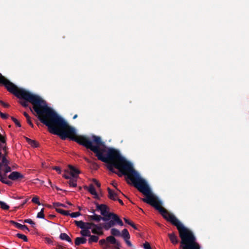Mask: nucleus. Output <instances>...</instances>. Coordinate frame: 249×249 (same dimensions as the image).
I'll return each instance as SVG.
<instances>
[{
  "label": "nucleus",
  "mask_w": 249,
  "mask_h": 249,
  "mask_svg": "<svg viewBox=\"0 0 249 249\" xmlns=\"http://www.w3.org/2000/svg\"><path fill=\"white\" fill-rule=\"evenodd\" d=\"M0 84L17 98L25 101L19 103L24 107L32 104L30 109L36 113L38 120L48 127L50 133L56 135L65 140L68 138L87 149H90L98 160L106 163L107 168L112 173L122 176V156L119 151L106 146L100 137L93 135L91 138L83 135L75 136V129L54 110L48 106L46 102L39 96L33 94L24 89L18 88L0 73Z\"/></svg>",
  "instance_id": "nucleus-1"
},
{
  "label": "nucleus",
  "mask_w": 249,
  "mask_h": 249,
  "mask_svg": "<svg viewBox=\"0 0 249 249\" xmlns=\"http://www.w3.org/2000/svg\"><path fill=\"white\" fill-rule=\"evenodd\" d=\"M96 210L100 211L103 217L108 219V221L111 219V217L112 216L111 214L114 213L109 212V208L105 204H99L97 203Z\"/></svg>",
  "instance_id": "nucleus-2"
},
{
  "label": "nucleus",
  "mask_w": 249,
  "mask_h": 249,
  "mask_svg": "<svg viewBox=\"0 0 249 249\" xmlns=\"http://www.w3.org/2000/svg\"><path fill=\"white\" fill-rule=\"evenodd\" d=\"M91 213H93V215L88 216L89 221H95L98 222L102 220L105 222L108 221V219L106 218V217H103L100 215L95 214V211L94 210L92 211Z\"/></svg>",
  "instance_id": "nucleus-3"
},
{
  "label": "nucleus",
  "mask_w": 249,
  "mask_h": 249,
  "mask_svg": "<svg viewBox=\"0 0 249 249\" xmlns=\"http://www.w3.org/2000/svg\"><path fill=\"white\" fill-rule=\"evenodd\" d=\"M23 178V175L17 171L12 172L8 176V178L12 180H17Z\"/></svg>",
  "instance_id": "nucleus-4"
},
{
  "label": "nucleus",
  "mask_w": 249,
  "mask_h": 249,
  "mask_svg": "<svg viewBox=\"0 0 249 249\" xmlns=\"http://www.w3.org/2000/svg\"><path fill=\"white\" fill-rule=\"evenodd\" d=\"M106 241L107 242H109L110 244L115 245V248L116 249H119L121 247L120 243L116 239V238L113 236H109L107 237Z\"/></svg>",
  "instance_id": "nucleus-5"
},
{
  "label": "nucleus",
  "mask_w": 249,
  "mask_h": 249,
  "mask_svg": "<svg viewBox=\"0 0 249 249\" xmlns=\"http://www.w3.org/2000/svg\"><path fill=\"white\" fill-rule=\"evenodd\" d=\"M116 225V221H114V219L109 221L108 222L102 223V225L106 230H109L110 228L113 227Z\"/></svg>",
  "instance_id": "nucleus-6"
},
{
  "label": "nucleus",
  "mask_w": 249,
  "mask_h": 249,
  "mask_svg": "<svg viewBox=\"0 0 249 249\" xmlns=\"http://www.w3.org/2000/svg\"><path fill=\"white\" fill-rule=\"evenodd\" d=\"M69 167L71 171V176L73 178H77L78 175L80 173L79 170L71 165Z\"/></svg>",
  "instance_id": "nucleus-7"
},
{
  "label": "nucleus",
  "mask_w": 249,
  "mask_h": 249,
  "mask_svg": "<svg viewBox=\"0 0 249 249\" xmlns=\"http://www.w3.org/2000/svg\"><path fill=\"white\" fill-rule=\"evenodd\" d=\"M107 191L108 193V197L109 199L113 200L114 201L117 200V198L118 197V194L114 192L110 188H108Z\"/></svg>",
  "instance_id": "nucleus-8"
},
{
  "label": "nucleus",
  "mask_w": 249,
  "mask_h": 249,
  "mask_svg": "<svg viewBox=\"0 0 249 249\" xmlns=\"http://www.w3.org/2000/svg\"><path fill=\"white\" fill-rule=\"evenodd\" d=\"M168 237L171 242L174 245L177 244L178 242V240L177 236L174 232L171 233H168Z\"/></svg>",
  "instance_id": "nucleus-9"
},
{
  "label": "nucleus",
  "mask_w": 249,
  "mask_h": 249,
  "mask_svg": "<svg viewBox=\"0 0 249 249\" xmlns=\"http://www.w3.org/2000/svg\"><path fill=\"white\" fill-rule=\"evenodd\" d=\"M111 214L112 215L111 217V219H114V221H116V224H117L121 226H123L124 225L122 220L119 218L118 215L115 213Z\"/></svg>",
  "instance_id": "nucleus-10"
},
{
  "label": "nucleus",
  "mask_w": 249,
  "mask_h": 249,
  "mask_svg": "<svg viewBox=\"0 0 249 249\" xmlns=\"http://www.w3.org/2000/svg\"><path fill=\"white\" fill-rule=\"evenodd\" d=\"M87 239L84 237H77L75 240L76 246H79L81 244H84L86 243Z\"/></svg>",
  "instance_id": "nucleus-11"
},
{
  "label": "nucleus",
  "mask_w": 249,
  "mask_h": 249,
  "mask_svg": "<svg viewBox=\"0 0 249 249\" xmlns=\"http://www.w3.org/2000/svg\"><path fill=\"white\" fill-rule=\"evenodd\" d=\"M59 238L62 240H65L70 243L72 244V240L71 238L66 233H61L59 236Z\"/></svg>",
  "instance_id": "nucleus-12"
},
{
  "label": "nucleus",
  "mask_w": 249,
  "mask_h": 249,
  "mask_svg": "<svg viewBox=\"0 0 249 249\" xmlns=\"http://www.w3.org/2000/svg\"><path fill=\"white\" fill-rule=\"evenodd\" d=\"M87 188L88 191L92 195L95 196L96 197L98 196V194L95 190V189L92 184H90L89 187Z\"/></svg>",
  "instance_id": "nucleus-13"
},
{
  "label": "nucleus",
  "mask_w": 249,
  "mask_h": 249,
  "mask_svg": "<svg viewBox=\"0 0 249 249\" xmlns=\"http://www.w3.org/2000/svg\"><path fill=\"white\" fill-rule=\"evenodd\" d=\"M120 236L122 237L124 239L130 238L129 232L126 229H124L122 231Z\"/></svg>",
  "instance_id": "nucleus-14"
},
{
  "label": "nucleus",
  "mask_w": 249,
  "mask_h": 249,
  "mask_svg": "<svg viewBox=\"0 0 249 249\" xmlns=\"http://www.w3.org/2000/svg\"><path fill=\"white\" fill-rule=\"evenodd\" d=\"M89 239H88V242L89 244H91L92 242H97L99 240V237L96 235H91L90 236Z\"/></svg>",
  "instance_id": "nucleus-15"
},
{
  "label": "nucleus",
  "mask_w": 249,
  "mask_h": 249,
  "mask_svg": "<svg viewBox=\"0 0 249 249\" xmlns=\"http://www.w3.org/2000/svg\"><path fill=\"white\" fill-rule=\"evenodd\" d=\"M110 233L113 236H120L121 232L120 231L116 228H112L111 229Z\"/></svg>",
  "instance_id": "nucleus-16"
},
{
  "label": "nucleus",
  "mask_w": 249,
  "mask_h": 249,
  "mask_svg": "<svg viewBox=\"0 0 249 249\" xmlns=\"http://www.w3.org/2000/svg\"><path fill=\"white\" fill-rule=\"evenodd\" d=\"M93 226H95L97 228H98V226H96V224H94L93 222H85V228L87 230H89L91 229Z\"/></svg>",
  "instance_id": "nucleus-17"
},
{
  "label": "nucleus",
  "mask_w": 249,
  "mask_h": 249,
  "mask_svg": "<svg viewBox=\"0 0 249 249\" xmlns=\"http://www.w3.org/2000/svg\"><path fill=\"white\" fill-rule=\"evenodd\" d=\"M76 178H72L70 179V180L68 182V183L70 187H75L77 186V183H76Z\"/></svg>",
  "instance_id": "nucleus-18"
},
{
  "label": "nucleus",
  "mask_w": 249,
  "mask_h": 249,
  "mask_svg": "<svg viewBox=\"0 0 249 249\" xmlns=\"http://www.w3.org/2000/svg\"><path fill=\"white\" fill-rule=\"evenodd\" d=\"M74 223L78 227L81 228V229H84L85 228V222L83 221L74 220Z\"/></svg>",
  "instance_id": "nucleus-19"
},
{
  "label": "nucleus",
  "mask_w": 249,
  "mask_h": 249,
  "mask_svg": "<svg viewBox=\"0 0 249 249\" xmlns=\"http://www.w3.org/2000/svg\"><path fill=\"white\" fill-rule=\"evenodd\" d=\"M80 234L83 236H89L90 234V231L89 230L86 229H82L80 231Z\"/></svg>",
  "instance_id": "nucleus-20"
},
{
  "label": "nucleus",
  "mask_w": 249,
  "mask_h": 249,
  "mask_svg": "<svg viewBox=\"0 0 249 249\" xmlns=\"http://www.w3.org/2000/svg\"><path fill=\"white\" fill-rule=\"evenodd\" d=\"M19 221L20 222H23V223H29L31 224L33 228H35L36 226V223L31 219H26L23 221L22 220H19Z\"/></svg>",
  "instance_id": "nucleus-21"
},
{
  "label": "nucleus",
  "mask_w": 249,
  "mask_h": 249,
  "mask_svg": "<svg viewBox=\"0 0 249 249\" xmlns=\"http://www.w3.org/2000/svg\"><path fill=\"white\" fill-rule=\"evenodd\" d=\"M56 211L64 215L68 216L70 214L69 211H66L63 209L56 208Z\"/></svg>",
  "instance_id": "nucleus-22"
},
{
  "label": "nucleus",
  "mask_w": 249,
  "mask_h": 249,
  "mask_svg": "<svg viewBox=\"0 0 249 249\" xmlns=\"http://www.w3.org/2000/svg\"><path fill=\"white\" fill-rule=\"evenodd\" d=\"M16 236L18 237V238L21 239H22L25 242H27L28 241L27 237L26 235H24V234H21V233H17L16 234Z\"/></svg>",
  "instance_id": "nucleus-23"
},
{
  "label": "nucleus",
  "mask_w": 249,
  "mask_h": 249,
  "mask_svg": "<svg viewBox=\"0 0 249 249\" xmlns=\"http://www.w3.org/2000/svg\"><path fill=\"white\" fill-rule=\"evenodd\" d=\"M0 205L3 210H8L9 209V206L3 201H0Z\"/></svg>",
  "instance_id": "nucleus-24"
},
{
  "label": "nucleus",
  "mask_w": 249,
  "mask_h": 249,
  "mask_svg": "<svg viewBox=\"0 0 249 249\" xmlns=\"http://www.w3.org/2000/svg\"><path fill=\"white\" fill-rule=\"evenodd\" d=\"M10 223L11 224H13V225H14L17 228L20 230L21 226H22V224H19L18 222H16L13 220L10 221Z\"/></svg>",
  "instance_id": "nucleus-25"
},
{
  "label": "nucleus",
  "mask_w": 249,
  "mask_h": 249,
  "mask_svg": "<svg viewBox=\"0 0 249 249\" xmlns=\"http://www.w3.org/2000/svg\"><path fill=\"white\" fill-rule=\"evenodd\" d=\"M1 159H2V162H1V163H2L3 166L8 165L9 161L6 159L5 155H3L2 157L1 158Z\"/></svg>",
  "instance_id": "nucleus-26"
},
{
  "label": "nucleus",
  "mask_w": 249,
  "mask_h": 249,
  "mask_svg": "<svg viewBox=\"0 0 249 249\" xmlns=\"http://www.w3.org/2000/svg\"><path fill=\"white\" fill-rule=\"evenodd\" d=\"M44 209H42L40 212H39L37 214V217L38 218H44Z\"/></svg>",
  "instance_id": "nucleus-27"
},
{
  "label": "nucleus",
  "mask_w": 249,
  "mask_h": 249,
  "mask_svg": "<svg viewBox=\"0 0 249 249\" xmlns=\"http://www.w3.org/2000/svg\"><path fill=\"white\" fill-rule=\"evenodd\" d=\"M53 206L55 209L57 208V207H65V208L67 207V206L66 205H65L63 204L60 203L59 202H54V203H53Z\"/></svg>",
  "instance_id": "nucleus-28"
},
{
  "label": "nucleus",
  "mask_w": 249,
  "mask_h": 249,
  "mask_svg": "<svg viewBox=\"0 0 249 249\" xmlns=\"http://www.w3.org/2000/svg\"><path fill=\"white\" fill-rule=\"evenodd\" d=\"M96 226H98V228H97L95 226H93L92 229H94L96 231H99L102 230L103 228L104 227H103V225H102V223L100 224H96Z\"/></svg>",
  "instance_id": "nucleus-29"
},
{
  "label": "nucleus",
  "mask_w": 249,
  "mask_h": 249,
  "mask_svg": "<svg viewBox=\"0 0 249 249\" xmlns=\"http://www.w3.org/2000/svg\"><path fill=\"white\" fill-rule=\"evenodd\" d=\"M32 201V202L36 203L38 205H41V204L39 201V198L36 196L33 198Z\"/></svg>",
  "instance_id": "nucleus-30"
},
{
  "label": "nucleus",
  "mask_w": 249,
  "mask_h": 249,
  "mask_svg": "<svg viewBox=\"0 0 249 249\" xmlns=\"http://www.w3.org/2000/svg\"><path fill=\"white\" fill-rule=\"evenodd\" d=\"M11 118L17 126L21 127V124L19 122L16 118H14V117H11Z\"/></svg>",
  "instance_id": "nucleus-31"
},
{
  "label": "nucleus",
  "mask_w": 249,
  "mask_h": 249,
  "mask_svg": "<svg viewBox=\"0 0 249 249\" xmlns=\"http://www.w3.org/2000/svg\"><path fill=\"white\" fill-rule=\"evenodd\" d=\"M3 166L5 167V169L4 170V176H6V174L8 173V172H11V167L8 166V165H4Z\"/></svg>",
  "instance_id": "nucleus-32"
},
{
  "label": "nucleus",
  "mask_w": 249,
  "mask_h": 249,
  "mask_svg": "<svg viewBox=\"0 0 249 249\" xmlns=\"http://www.w3.org/2000/svg\"><path fill=\"white\" fill-rule=\"evenodd\" d=\"M91 232H92V233L95 234H97V235H102L104 234L103 231H102V230L99 231H96L94 229H91Z\"/></svg>",
  "instance_id": "nucleus-33"
},
{
  "label": "nucleus",
  "mask_w": 249,
  "mask_h": 249,
  "mask_svg": "<svg viewBox=\"0 0 249 249\" xmlns=\"http://www.w3.org/2000/svg\"><path fill=\"white\" fill-rule=\"evenodd\" d=\"M81 215V213L79 212L72 213H70L69 215H70L71 217H77V216Z\"/></svg>",
  "instance_id": "nucleus-34"
},
{
  "label": "nucleus",
  "mask_w": 249,
  "mask_h": 249,
  "mask_svg": "<svg viewBox=\"0 0 249 249\" xmlns=\"http://www.w3.org/2000/svg\"><path fill=\"white\" fill-rule=\"evenodd\" d=\"M143 247L144 249H152L150 244L148 242H145L143 244Z\"/></svg>",
  "instance_id": "nucleus-35"
},
{
  "label": "nucleus",
  "mask_w": 249,
  "mask_h": 249,
  "mask_svg": "<svg viewBox=\"0 0 249 249\" xmlns=\"http://www.w3.org/2000/svg\"><path fill=\"white\" fill-rule=\"evenodd\" d=\"M33 142H31L29 144H30L31 146L35 147H37L39 146V143L36 141L33 140Z\"/></svg>",
  "instance_id": "nucleus-36"
},
{
  "label": "nucleus",
  "mask_w": 249,
  "mask_h": 249,
  "mask_svg": "<svg viewBox=\"0 0 249 249\" xmlns=\"http://www.w3.org/2000/svg\"><path fill=\"white\" fill-rule=\"evenodd\" d=\"M0 116L3 119H6L9 117V115L0 111Z\"/></svg>",
  "instance_id": "nucleus-37"
},
{
  "label": "nucleus",
  "mask_w": 249,
  "mask_h": 249,
  "mask_svg": "<svg viewBox=\"0 0 249 249\" xmlns=\"http://www.w3.org/2000/svg\"><path fill=\"white\" fill-rule=\"evenodd\" d=\"M0 177V181H1L3 183H5V182H6V181L7 180V178H6V176H4V175L3 176L1 174V176Z\"/></svg>",
  "instance_id": "nucleus-38"
},
{
  "label": "nucleus",
  "mask_w": 249,
  "mask_h": 249,
  "mask_svg": "<svg viewBox=\"0 0 249 249\" xmlns=\"http://www.w3.org/2000/svg\"><path fill=\"white\" fill-rule=\"evenodd\" d=\"M130 238H126L124 240V241L125 242L126 244L129 246V247H132V244H131V242L129 241Z\"/></svg>",
  "instance_id": "nucleus-39"
},
{
  "label": "nucleus",
  "mask_w": 249,
  "mask_h": 249,
  "mask_svg": "<svg viewBox=\"0 0 249 249\" xmlns=\"http://www.w3.org/2000/svg\"><path fill=\"white\" fill-rule=\"evenodd\" d=\"M92 181L97 185L98 187H100L101 184L97 179L93 178L92 179Z\"/></svg>",
  "instance_id": "nucleus-40"
},
{
  "label": "nucleus",
  "mask_w": 249,
  "mask_h": 249,
  "mask_svg": "<svg viewBox=\"0 0 249 249\" xmlns=\"http://www.w3.org/2000/svg\"><path fill=\"white\" fill-rule=\"evenodd\" d=\"M20 230H23V231H25V230H26V231H28V232H29V228H28V227H27L26 225H22V226H21V228Z\"/></svg>",
  "instance_id": "nucleus-41"
},
{
  "label": "nucleus",
  "mask_w": 249,
  "mask_h": 249,
  "mask_svg": "<svg viewBox=\"0 0 249 249\" xmlns=\"http://www.w3.org/2000/svg\"><path fill=\"white\" fill-rule=\"evenodd\" d=\"M27 122L28 123V124L32 127H34V124H33V123L32 122V121H31V118H28L27 119Z\"/></svg>",
  "instance_id": "nucleus-42"
},
{
  "label": "nucleus",
  "mask_w": 249,
  "mask_h": 249,
  "mask_svg": "<svg viewBox=\"0 0 249 249\" xmlns=\"http://www.w3.org/2000/svg\"><path fill=\"white\" fill-rule=\"evenodd\" d=\"M53 169L57 171L59 174L61 173V170L59 167L54 166L53 167Z\"/></svg>",
  "instance_id": "nucleus-43"
},
{
  "label": "nucleus",
  "mask_w": 249,
  "mask_h": 249,
  "mask_svg": "<svg viewBox=\"0 0 249 249\" xmlns=\"http://www.w3.org/2000/svg\"><path fill=\"white\" fill-rule=\"evenodd\" d=\"M106 239H101L99 241V244L100 245L103 246L104 244H106Z\"/></svg>",
  "instance_id": "nucleus-44"
},
{
  "label": "nucleus",
  "mask_w": 249,
  "mask_h": 249,
  "mask_svg": "<svg viewBox=\"0 0 249 249\" xmlns=\"http://www.w3.org/2000/svg\"><path fill=\"white\" fill-rule=\"evenodd\" d=\"M124 221L125 223H126L127 224H129V225L132 223V222L130 221L129 219L126 218H124Z\"/></svg>",
  "instance_id": "nucleus-45"
},
{
  "label": "nucleus",
  "mask_w": 249,
  "mask_h": 249,
  "mask_svg": "<svg viewBox=\"0 0 249 249\" xmlns=\"http://www.w3.org/2000/svg\"><path fill=\"white\" fill-rule=\"evenodd\" d=\"M71 175H67L66 174L63 175V177L64 178H65L66 179H70L71 178Z\"/></svg>",
  "instance_id": "nucleus-46"
},
{
  "label": "nucleus",
  "mask_w": 249,
  "mask_h": 249,
  "mask_svg": "<svg viewBox=\"0 0 249 249\" xmlns=\"http://www.w3.org/2000/svg\"><path fill=\"white\" fill-rule=\"evenodd\" d=\"M4 184H6L8 185H9V186H11L12 184V182L10 180H7L6 181V182H5V183Z\"/></svg>",
  "instance_id": "nucleus-47"
},
{
  "label": "nucleus",
  "mask_w": 249,
  "mask_h": 249,
  "mask_svg": "<svg viewBox=\"0 0 249 249\" xmlns=\"http://www.w3.org/2000/svg\"><path fill=\"white\" fill-rule=\"evenodd\" d=\"M2 150L5 152V155H6V153H7L6 151L8 149V148L7 147V146L6 145H4V146H2Z\"/></svg>",
  "instance_id": "nucleus-48"
},
{
  "label": "nucleus",
  "mask_w": 249,
  "mask_h": 249,
  "mask_svg": "<svg viewBox=\"0 0 249 249\" xmlns=\"http://www.w3.org/2000/svg\"><path fill=\"white\" fill-rule=\"evenodd\" d=\"M23 115L26 118V119H28V118H30V117L29 116L28 113L27 112H23Z\"/></svg>",
  "instance_id": "nucleus-49"
},
{
  "label": "nucleus",
  "mask_w": 249,
  "mask_h": 249,
  "mask_svg": "<svg viewBox=\"0 0 249 249\" xmlns=\"http://www.w3.org/2000/svg\"><path fill=\"white\" fill-rule=\"evenodd\" d=\"M26 140L27 142L29 144H30L31 142H32V140H31V139H29V138H27V137H26Z\"/></svg>",
  "instance_id": "nucleus-50"
},
{
  "label": "nucleus",
  "mask_w": 249,
  "mask_h": 249,
  "mask_svg": "<svg viewBox=\"0 0 249 249\" xmlns=\"http://www.w3.org/2000/svg\"><path fill=\"white\" fill-rule=\"evenodd\" d=\"M130 225L131 226H132L135 230H137V228L136 226L134 224V223L132 222V223Z\"/></svg>",
  "instance_id": "nucleus-51"
},
{
  "label": "nucleus",
  "mask_w": 249,
  "mask_h": 249,
  "mask_svg": "<svg viewBox=\"0 0 249 249\" xmlns=\"http://www.w3.org/2000/svg\"><path fill=\"white\" fill-rule=\"evenodd\" d=\"M28 199H29L28 198V199H25V200L23 201V202L22 203V204L21 205V207H23V206H24V205H25V204L27 202V201H28Z\"/></svg>",
  "instance_id": "nucleus-52"
},
{
  "label": "nucleus",
  "mask_w": 249,
  "mask_h": 249,
  "mask_svg": "<svg viewBox=\"0 0 249 249\" xmlns=\"http://www.w3.org/2000/svg\"><path fill=\"white\" fill-rule=\"evenodd\" d=\"M117 200L118 201V202L120 203V204L122 205H124V203L123 202V201L119 199V198H117Z\"/></svg>",
  "instance_id": "nucleus-53"
},
{
  "label": "nucleus",
  "mask_w": 249,
  "mask_h": 249,
  "mask_svg": "<svg viewBox=\"0 0 249 249\" xmlns=\"http://www.w3.org/2000/svg\"><path fill=\"white\" fill-rule=\"evenodd\" d=\"M2 106L4 107H6V108H7L9 107V105L5 103H4V104H3Z\"/></svg>",
  "instance_id": "nucleus-54"
},
{
  "label": "nucleus",
  "mask_w": 249,
  "mask_h": 249,
  "mask_svg": "<svg viewBox=\"0 0 249 249\" xmlns=\"http://www.w3.org/2000/svg\"><path fill=\"white\" fill-rule=\"evenodd\" d=\"M57 248H56V249H63V247H62V246H61V245H60L58 244V245H57Z\"/></svg>",
  "instance_id": "nucleus-55"
},
{
  "label": "nucleus",
  "mask_w": 249,
  "mask_h": 249,
  "mask_svg": "<svg viewBox=\"0 0 249 249\" xmlns=\"http://www.w3.org/2000/svg\"><path fill=\"white\" fill-rule=\"evenodd\" d=\"M46 240L48 243H51L52 242V240L50 238H46Z\"/></svg>",
  "instance_id": "nucleus-56"
},
{
  "label": "nucleus",
  "mask_w": 249,
  "mask_h": 249,
  "mask_svg": "<svg viewBox=\"0 0 249 249\" xmlns=\"http://www.w3.org/2000/svg\"><path fill=\"white\" fill-rule=\"evenodd\" d=\"M53 188H55L57 190H61L60 188H59L58 187L55 186L53 185Z\"/></svg>",
  "instance_id": "nucleus-57"
},
{
  "label": "nucleus",
  "mask_w": 249,
  "mask_h": 249,
  "mask_svg": "<svg viewBox=\"0 0 249 249\" xmlns=\"http://www.w3.org/2000/svg\"><path fill=\"white\" fill-rule=\"evenodd\" d=\"M49 183L53 189V185L52 183L50 180H49Z\"/></svg>",
  "instance_id": "nucleus-58"
},
{
  "label": "nucleus",
  "mask_w": 249,
  "mask_h": 249,
  "mask_svg": "<svg viewBox=\"0 0 249 249\" xmlns=\"http://www.w3.org/2000/svg\"><path fill=\"white\" fill-rule=\"evenodd\" d=\"M54 217V215H51V214H50V215H49V218H53V217Z\"/></svg>",
  "instance_id": "nucleus-59"
},
{
  "label": "nucleus",
  "mask_w": 249,
  "mask_h": 249,
  "mask_svg": "<svg viewBox=\"0 0 249 249\" xmlns=\"http://www.w3.org/2000/svg\"><path fill=\"white\" fill-rule=\"evenodd\" d=\"M77 117V115L75 114L73 117V119H75Z\"/></svg>",
  "instance_id": "nucleus-60"
},
{
  "label": "nucleus",
  "mask_w": 249,
  "mask_h": 249,
  "mask_svg": "<svg viewBox=\"0 0 249 249\" xmlns=\"http://www.w3.org/2000/svg\"><path fill=\"white\" fill-rule=\"evenodd\" d=\"M4 102H3L2 101L0 100V104L1 105H2H2H3V104H4Z\"/></svg>",
  "instance_id": "nucleus-61"
},
{
  "label": "nucleus",
  "mask_w": 249,
  "mask_h": 249,
  "mask_svg": "<svg viewBox=\"0 0 249 249\" xmlns=\"http://www.w3.org/2000/svg\"><path fill=\"white\" fill-rule=\"evenodd\" d=\"M3 166L2 163L0 162V170H1L2 166Z\"/></svg>",
  "instance_id": "nucleus-62"
},
{
  "label": "nucleus",
  "mask_w": 249,
  "mask_h": 249,
  "mask_svg": "<svg viewBox=\"0 0 249 249\" xmlns=\"http://www.w3.org/2000/svg\"><path fill=\"white\" fill-rule=\"evenodd\" d=\"M67 203L68 205H72V204L71 202H69V201L67 202Z\"/></svg>",
  "instance_id": "nucleus-63"
},
{
  "label": "nucleus",
  "mask_w": 249,
  "mask_h": 249,
  "mask_svg": "<svg viewBox=\"0 0 249 249\" xmlns=\"http://www.w3.org/2000/svg\"><path fill=\"white\" fill-rule=\"evenodd\" d=\"M46 206L49 207V208H52V206L51 205H47Z\"/></svg>",
  "instance_id": "nucleus-64"
}]
</instances>
